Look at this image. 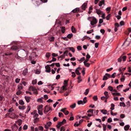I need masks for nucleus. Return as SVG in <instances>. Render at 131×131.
<instances>
[{
  "mask_svg": "<svg viewBox=\"0 0 131 131\" xmlns=\"http://www.w3.org/2000/svg\"><path fill=\"white\" fill-rule=\"evenodd\" d=\"M29 90L30 91L33 92V93L35 94H37L38 93L37 90L35 87L31 86L29 88Z\"/></svg>",
  "mask_w": 131,
  "mask_h": 131,
  "instance_id": "f257e3e1",
  "label": "nucleus"
},
{
  "mask_svg": "<svg viewBox=\"0 0 131 131\" xmlns=\"http://www.w3.org/2000/svg\"><path fill=\"white\" fill-rule=\"evenodd\" d=\"M19 54L21 56L23 57L25 55H27V53L24 49H21L18 51Z\"/></svg>",
  "mask_w": 131,
  "mask_h": 131,
  "instance_id": "f03ea898",
  "label": "nucleus"
},
{
  "mask_svg": "<svg viewBox=\"0 0 131 131\" xmlns=\"http://www.w3.org/2000/svg\"><path fill=\"white\" fill-rule=\"evenodd\" d=\"M31 114L34 115L33 118L35 119H37L39 115L37 113V111L36 110H34L33 112L31 113Z\"/></svg>",
  "mask_w": 131,
  "mask_h": 131,
  "instance_id": "7ed1b4c3",
  "label": "nucleus"
},
{
  "mask_svg": "<svg viewBox=\"0 0 131 131\" xmlns=\"http://www.w3.org/2000/svg\"><path fill=\"white\" fill-rule=\"evenodd\" d=\"M97 22L96 19L95 17H93L92 20L91 21L90 24L92 26H93L96 24Z\"/></svg>",
  "mask_w": 131,
  "mask_h": 131,
  "instance_id": "20e7f679",
  "label": "nucleus"
},
{
  "mask_svg": "<svg viewBox=\"0 0 131 131\" xmlns=\"http://www.w3.org/2000/svg\"><path fill=\"white\" fill-rule=\"evenodd\" d=\"M50 111H52V109L50 107H49L47 105H46V107L45 110L44 111V113H46V112H47Z\"/></svg>",
  "mask_w": 131,
  "mask_h": 131,
  "instance_id": "39448f33",
  "label": "nucleus"
},
{
  "mask_svg": "<svg viewBox=\"0 0 131 131\" xmlns=\"http://www.w3.org/2000/svg\"><path fill=\"white\" fill-rule=\"evenodd\" d=\"M66 108H64L61 110L60 111L63 112L66 115H67L69 113V112L66 110Z\"/></svg>",
  "mask_w": 131,
  "mask_h": 131,
  "instance_id": "423d86ee",
  "label": "nucleus"
},
{
  "mask_svg": "<svg viewBox=\"0 0 131 131\" xmlns=\"http://www.w3.org/2000/svg\"><path fill=\"white\" fill-rule=\"evenodd\" d=\"M87 3H84L81 6V8L83 10H85L87 8Z\"/></svg>",
  "mask_w": 131,
  "mask_h": 131,
  "instance_id": "0eeeda50",
  "label": "nucleus"
},
{
  "mask_svg": "<svg viewBox=\"0 0 131 131\" xmlns=\"http://www.w3.org/2000/svg\"><path fill=\"white\" fill-rule=\"evenodd\" d=\"M15 57L17 60L20 59V60H22L24 59V57H21L18 56V53L15 55Z\"/></svg>",
  "mask_w": 131,
  "mask_h": 131,
  "instance_id": "6e6552de",
  "label": "nucleus"
},
{
  "mask_svg": "<svg viewBox=\"0 0 131 131\" xmlns=\"http://www.w3.org/2000/svg\"><path fill=\"white\" fill-rule=\"evenodd\" d=\"M46 69V71L47 72L49 73L51 71V68L49 65H47L45 67Z\"/></svg>",
  "mask_w": 131,
  "mask_h": 131,
  "instance_id": "1a4fd4ad",
  "label": "nucleus"
},
{
  "mask_svg": "<svg viewBox=\"0 0 131 131\" xmlns=\"http://www.w3.org/2000/svg\"><path fill=\"white\" fill-rule=\"evenodd\" d=\"M51 123L49 121L47 123L46 125H45V127L46 129H48L51 126Z\"/></svg>",
  "mask_w": 131,
  "mask_h": 131,
  "instance_id": "9d476101",
  "label": "nucleus"
},
{
  "mask_svg": "<svg viewBox=\"0 0 131 131\" xmlns=\"http://www.w3.org/2000/svg\"><path fill=\"white\" fill-rule=\"evenodd\" d=\"M81 70V68L79 67L77 68L75 70V72L77 75H80V73L79 72V71Z\"/></svg>",
  "mask_w": 131,
  "mask_h": 131,
  "instance_id": "9b49d317",
  "label": "nucleus"
},
{
  "mask_svg": "<svg viewBox=\"0 0 131 131\" xmlns=\"http://www.w3.org/2000/svg\"><path fill=\"white\" fill-rule=\"evenodd\" d=\"M99 5L100 6H101L103 5L104 6H105V4L104 3V0H101L100 1L99 4Z\"/></svg>",
  "mask_w": 131,
  "mask_h": 131,
  "instance_id": "f8f14e48",
  "label": "nucleus"
},
{
  "mask_svg": "<svg viewBox=\"0 0 131 131\" xmlns=\"http://www.w3.org/2000/svg\"><path fill=\"white\" fill-rule=\"evenodd\" d=\"M32 1L34 3H36L37 5H39L40 1H41L40 0H32Z\"/></svg>",
  "mask_w": 131,
  "mask_h": 131,
  "instance_id": "ddd939ff",
  "label": "nucleus"
},
{
  "mask_svg": "<svg viewBox=\"0 0 131 131\" xmlns=\"http://www.w3.org/2000/svg\"><path fill=\"white\" fill-rule=\"evenodd\" d=\"M79 8H77L73 10L72 12L73 13H76L78 12L79 11Z\"/></svg>",
  "mask_w": 131,
  "mask_h": 131,
  "instance_id": "4468645a",
  "label": "nucleus"
},
{
  "mask_svg": "<svg viewBox=\"0 0 131 131\" xmlns=\"http://www.w3.org/2000/svg\"><path fill=\"white\" fill-rule=\"evenodd\" d=\"M43 105H40L38 106L37 109L38 110H43Z\"/></svg>",
  "mask_w": 131,
  "mask_h": 131,
  "instance_id": "2eb2a0df",
  "label": "nucleus"
},
{
  "mask_svg": "<svg viewBox=\"0 0 131 131\" xmlns=\"http://www.w3.org/2000/svg\"><path fill=\"white\" fill-rule=\"evenodd\" d=\"M16 123L18 125L20 126L22 123V121L20 119H19L17 121Z\"/></svg>",
  "mask_w": 131,
  "mask_h": 131,
  "instance_id": "dca6fc26",
  "label": "nucleus"
},
{
  "mask_svg": "<svg viewBox=\"0 0 131 131\" xmlns=\"http://www.w3.org/2000/svg\"><path fill=\"white\" fill-rule=\"evenodd\" d=\"M100 111L102 113L104 114H106L107 112V111L105 110H101Z\"/></svg>",
  "mask_w": 131,
  "mask_h": 131,
  "instance_id": "f3484780",
  "label": "nucleus"
},
{
  "mask_svg": "<svg viewBox=\"0 0 131 131\" xmlns=\"http://www.w3.org/2000/svg\"><path fill=\"white\" fill-rule=\"evenodd\" d=\"M28 73V69L26 68L23 71L22 74L24 75H26Z\"/></svg>",
  "mask_w": 131,
  "mask_h": 131,
  "instance_id": "a211bd4d",
  "label": "nucleus"
},
{
  "mask_svg": "<svg viewBox=\"0 0 131 131\" xmlns=\"http://www.w3.org/2000/svg\"><path fill=\"white\" fill-rule=\"evenodd\" d=\"M18 49V47L16 46H14L12 47L11 49L13 50H16Z\"/></svg>",
  "mask_w": 131,
  "mask_h": 131,
  "instance_id": "6ab92c4d",
  "label": "nucleus"
},
{
  "mask_svg": "<svg viewBox=\"0 0 131 131\" xmlns=\"http://www.w3.org/2000/svg\"><path fill=\"white\" fill-rule=\"evenodd\" d=\"M55 39V38L54 37H48V40L51 42H52L54 41Z\"/></svg>",
  "mask_w": 131,
  "mask_h": 131,
  "instance_id": "aec40b11",
  "label": "nucleus"
},
{
  "mask_svg": "<svg viewBox=\"0 0 131 131\" xmlns=\"http://www.w3.org/2000/svg\"><path fill=\"white\" fill-rule=\"evenodd\" d=\"M130 127V126L128 125H126L124 127V129L125 130L127 131L128 130Z\"/></svg>",
  "mask_w": 131,
  "mask_h": 131,
  "instance_id": "412c9836",
  "label": "nucleus"
},
{
  "mask_svg": "<svg viewBox=\"0 0 131 131\" xmlns=\"http://www.w3.org/2000/svg\"><path fill=\"white\" fill-rule=\"evenodd\" d=\"M130 43L128 41H127L126 40H125V42L123 43V44L122 45V46L124 45H125L126 46H128L130 44Z\"/></svg>",
  "mask_w": 131,
  "mask_h": 131,
  "instance_id": "4be33fe9",
  "label": "nucleus"
},
{
  "mask_svg": "<svg viewBox=\"0 0 131 131\" xmlns=\"http://www.w3.org/2000/svg\"><path fill=\"white\" fill-rule=\"evenodd\" d=\"M104 94L105 96V97H106V99H107L109 97V96L108 95V92H107L105 91L104 92Z\"/></svg>",
  "mask_w": 131,
  "mask_h": 131,
  "instance_id": "5701e85b",
  "label": "nucleus"
},
{
  "mask_svg": "<svg viewBox=\"0 0 131 131\" xmlns=\"http://www.w3.org/2000/svg\"><path fill=\"white\" fill-rule=\"evenodd\" d=\"M96 12L98 15H100L103 13V12L100 9H96Z\"/></svg>",
  "mask_w": 131,
  "mask_h": 131,
  "instance_id": "b1692460",
  "label": "nucleus"
},
{
  "mask_svg": "<svg viewBox=\"0 0 131 131\" xmlns=\"http://www.w3.org/2000/svg\"><path fill=\"white\" fill-rule=\"evenodd\" d=\"M25 99L27 102L28 103L29 102L30 99V97H29L25 96Z\"/></svg>",
  "mask_w": 131,
  "mask_h": 131,
  "instance_id": "393cba45",
  "label": "nucleus"
},
{
  "mask_svg": "<svg viewBox=\"0 0 131 131\" xmlns=\"http://www.w3.org/2000/svg\"><path fill=\"white\" fill-rule=\"evenodd\" d=\"M67 49H70V50L72 52L74 53L75 52V50L74 48L72 47H68L67 48Z\"/></svg>",
  "mask_w": 131,
  "mask_h": 131,
  "instance_id": "a878e982",
  "label": "nucleus"
},
{
  "mask_svg": "<svg viewBox=\"0 0 131 131\" xmlns=\"http://www.w3.org/2000/svg\"><path fill=\"white\" fill-rule=\"evenodd\" d=\"M71 30L72 32L75 33L76 32V30L73 26H72L71 27Z\"/></svg>",
  "mask_w": 131,
  "mask_h": 131,
  "instance_id": "bb28decb",
  "label": "nucleus"
},
{
  "mask_svg": "<svg viewBox=\"0 0 131 131\" xmlns=\"http://www.w3.org/2000/svg\"><path fill=\"white\" fill-rule=\"evenodd\" d=\"M43 98V97H42L41 98L38 99L37 100V102L40 103H42L43 101L42 100V99Z\"/></svg>",
  "mask_w": 131,
  "mask_h": 131,
  "instance_id": "cd10ccee",
  "label": "nucleus"
},
{
  "mask_svg": "<svg viewBox=\"0 0 131 131\" xmlns=\"http://www.w3.org/2000/svg\"><path fill=\"white\" fill-rule=\"evenodd\" d=\"M18 107L20 110H24L25 108V106H19Z\"/></svg>",
  "mask_w": 131,
  "mask_h": 131,
  "instance_id": "c85d7f7f",
  "label": "nucleus"
},
{
  "mask_svg": "<svg viewBox=\"0 0 131 131\" xmlns=\"http://www.w3.org/2000/svg\"><path fill=\"white\" fill-rule=\"evenodd\" d=\"M12 114L13 115V116L12 117V118H17L18 117V115H16L14 113H13Z\"/></svg>",
  "mask_w": 131,
  "mask_h": 131,
  "instance_id": "c756f323",
  "label": "nucleus"
},
{
  "mask_svg": "<svg viewBox=\"0 0 131 131\" xmlns=\"http://www.w3.org/2000/svg\"><path fill=\"white\" fill-rule=\"evenodd\" d=\"M19 103L21 105H23L24 104V103L22 100H19Z\"/></svg>",
  "mask_w": 131,
  "mask_h": 131,
  "instance_id": "7c9ffc66",
  "label": "nucleus"
},
{
  "mask_svg": "<svg viewBox=\"0 0 131 131\" xmlns=\"http://www.w3.org/2000/svg\"><path fill=\"white\" fill-rule=\"evenodd\" d=\"M31 109L30 107L29 106H28L27 107V109L26 111L25 112L27 114L28 112Z\"/></svg>",
  "mask_w": 131,
  "mask_h": 131,
  "instance_id": "2f4dec72",
  "label": "nucleus"
},
{
  "mask_svg": "<svg viewBox=\"0 0 131 131\" xmlns=\"http://www.w3.org/2000/svg\"><path fill=\"white\" fill-rule=\"evenodd\" d=\"M76 106V103H74L73 104L70 105V107L72 108H74Z\"/></svg>",
  "mask_w": 131,
  "mask_h": 131,
  "instance_id": "473e14b6",
  "label": "nucleus"
},
{
  "mask_svg": "<svg viewBox=\"0 0 131 131\" xmlns=\"http://www.w3.org/2000/svg\"><path fill=\"white\" fill-rule=\"evenodd\" d=\"M61 28L62 33L63 34L64 33L65 31V27H62Z\"/></svg>",
  "mask_w": 131,
  "mask_h": 131,
  "instance_id": "72a5a7b5",
  "label": "nucleus"
},
{
  "mask_svg": "<svg viewBox=\"0 0 131 131\" xmlns=\"http://www.w3.org/2000/svg\"><path fill=\"white\" fill-rule=\"evenodd\" d=\"M111 107L110 108V109L111 110V111H112V110H114V109L115 105L113 104L112 103L111 104Z\"/></svg>",
  "mask_w": 131,
  "mask_h": 131,
  "instance_id": "f704fd0d",
  "label": "nucleus"
},
{
  "mask_svg": "<svg viewBox=\"0 0 131 131\" xmlns=\"http://www.w3.org/2000/svg\"><path fill=\"white\" fill-rule=\"evenodd\" d=\"M42 111V110H38V113L40 115H43Z\"/></svg>",
  "mask_w": 131,
  "mask_h": 131,
  "instance_id": "c9c22d12",
  "label": "nucleus"
},
{
  "mask_svg": "<svg viewBox=\"0 0 131 131\" xmlns=\"http://www.w3.org/2000/svg\"><path fill=\"white\" fill-rule=\"evenodd\" d=\"M51 56V53H47L46 54V57L47 58H49Z\"/></svg>",
  "mask_w": 131,
  "mask_h": 131,
  "instance_id": "e433bc0d",
  "label": "nucleus"
},
{
  "mask_svg": "<svg viewBox=\"0 0 131 131\" xmlns=\"http://www.w3.org/2000/svg\"><path fill=\"white\" fill-rule=\"evenodd\" d=\"M80 125V123L78 122H77L74 124V126L75 127H77Z\"/></svg>",
  "mask_w": 131,
  "mask_h": 131,
  "instance_id": "4c0bfd02",
  "label": "nucleus"
},
{
  "mask_svg": "<svg viewBox=\"0 0 131 131\" xmlns=\"http://www.w3.org/2000/svg\"><path fill=\"white\" fill-rule=\"evenodd\" d=\"M73 36L72 34H69L67 36V37L69 39L71 38Z\"/></svg>",
  "mask_w": 131,
  "mask_h": 131,
  "instance_id": "58836bf2",
  "label": "nucleus"
},
{
  "mask_svg": "<svg viewBox=\"0 0 131 131\" xmlns=\"http://www.w3.org/2000/svg\"><path fill=\"white\" fill-rule=\"evenodd\" d=\"M120 106H121L124 107L125 106V103L124 102H120Z\"/></svg>",
  "mask_w": 131,
  "mask_h": 131,
  "instance_id": "ea45409f",
  "label": "nucleus"
},
{
  "mask_svg": "<svg viewBox=\"0 0 131 131\" xmlns=\"http://www.w3.org/2000/svg\"><path fill=\"white\" fill-rule=\"evenodd\" d=\"M78 79L79 80V81H78V82L79 83L80 82L82 81V79H81V76H79L78 77Z\"/></svg>",
  "mask_w": 131,
  "mask_h": 131,
  "instance_id": "a19ab883",
  "label": "nucleus"
},
{
  "mask_svg": "<svg viewBox=\"0 0 131 131\" xmlns=\"http://www.w3.org/2000/svg\"><path fill=\"white\" fill-rule=\"evenodd\" d=\"M85 66L87 67H89L90 65V64L88 63H84Z\"/></svg>",
  "mask_w": 131,
  "mask_h": 131,
  "instance_id": "79ce46f5",
  "label": "nucleus"
},
{
  "mask_svg": "<svg viewBox=\"0 0 131 131\" xmlns=\"http://www.w3.org/2000/svg\"><path fill=\"white\" fill-rule=\"evenodd\" d=\"M78 105H80L81 104L83 105V104H84L83 103V101H82V100H80L78 101Z\"/></svg>",
  "mask_w": 131,
  "mask_h": 131,
  "instance_id": "37998d69",
  "label": "nucleus"
},
{
  "mask_svg": "<svg viewBox=\"0 0 131 131\" xmlns=\"http://www.w3.org/2000/svg\"><path fill=\"white\" fill-rule=\"evenodd\" d=\"M86 97H84L83 99V103L84 104L85 103L87 102Z\"/></svg>",
  "mask_w": 131,
  "mask_h": 131,
  "instance_id": "c03bdc74",
  "label": "nucleus"
},
{
  "mask_svg": "<svg viewBox=\"0 0 131 131\" xmlns=\"http://www.w3.org/2000/svg\"><path fill=\"white\" fill-rule=\"evenodd\" d=\"M61 125H62V124H61V123L59 122L58 123V125H57V127L58 129H59V128Z\"/></svg>",
  "mask_w": 131,
  "mask_h": 131,
  "instance_id": "a18cd8bd",
  "label": "nucleus"
},
{
  "mask_svg": "<svg viewBox=\"0 0 131 131\" xmlns=\"http://www.w3.org/2000/svg\"><path fill=\"white\" fill-rule=\"evenodd\" d=\"M89 92V89H87L85 90V92H84V94L85 95H87L88 94Z\"/></svg>",
  "mask_w": 131,
  "mask_h": 131,
  "instance_id": "49530a36",
  "label": "nucleus"
},
{
  "mask_svg": "<svg viewBox=\"0 0 131 131\" xmlns=\"http://www.w3.org/2000/svg\"><path fill=\"white\" fill-rule=\"evenodd\" d=\"M93 29H92L91 30L88 31L86 33L88 34H90L92 32H93Z\"/></svg>",
  "mask_w": 131,
  "mask_h": 131,
  "instance_id": "de8ad7c7",
  "label": "nucleus"
},
{
  "mask_svg": "<svg viewBox=\"0 0 131 131\" xmlns=\"http://www.w3.org/2000/svg\"><path fill=\"white\" fill-rule=\"evenodd\" d=\"M85 60V57H83L81 58V59L80 60H78V61H80V62H82L84 60Z\"/></svg>",
  "mask_w": 131,
  "mask_h": 131,
  "instance_id": "09e8293b",
  "label": "nucleus"
},
{
  "mask_svg": "<svg viewBox=\"0 0 131 131\" xmlns=\"http://www.w3.org/2000/svg\"><path fill=\"white\" fill-rule=\"evenodd\" d=\"M37 82V81L36 80H33L32 82V84L33 85H35L36 84Z\"/></svg>",
  "mask_w": 131,
  "mask_h": 131,
  "instance_id": "8fccbe9b",
  "label": "nucleus"
},
{
  "mask_svg": "<svg viewBox=\"0 0 131 131\" xmlns=\"http://www.w3.org/2000/svg\"><path fill=\"white\" fill-rule=\"evenodd\" d=\"M108 88L110 91H112L113 90V87L111 86H109L108 87Z\"/></svg>",
  "mask_w": 131,
  "mask_h": 131,
  "instance_id": "3c124183",
  "label": "nucleus"
},
{
  "mask_svg": "<svg viewBox=\"0 0 131 131\" xmlns=\"http://www.w3.org/2000/svg\"><path fill=\"white\" fill-rule=\"evenodd\" d=\"M27 128H28V126L27 125H25L24 126L23 128V129L24 130H26L27 129Z\"/></svg>",
  "mask_w": 131,
  "mask_h": 131,
  "instance_id": "603ef678",
  "label": "nucleus"
},
{
  "mask_svg": "<svg viewBox=\"0 0 131 131\" xmlns=\"http://www.w3.org/2000/svg\"><path fill=\"white\" fill-rule=\"evenodd\" d=\"M116 74V73L115 72L114 73L111 75V78H114L115 77V75Z\"/></svg>",
  "mask_w": 131,
  "mask_h": 131,
  "instance_id": "864d4df0",
  "label": "nucleus"
},
{
  "mask_svg": "<svg viewBox=\"0 0 131 131\" xmlns=\"http://www.w3.org/2000/svg\"><path fill=\"white\" fill-rule=\"evenodd\" d=\"M108 79L106 75H104L103 78V80H106Z\"/></svg>",
  "mask_w": 131,
  "mask_h": 131,
  "instance_id": "5fc2aeb1",
  "label": "nucleus"
},
{
  "mask_svg": "<svg viewBox=\"0 0 131 131\" xmlns=\"http://www.w3.org/2000/svg\"><path fill=\"white\" fill-rule=\"evenodd\" d=\"M124 76H123V77L120 79V80L122 82H123L125 80V78Z\"/></svg>",
  "mask_w": 131,
  "mask_h": 131,
  "instance_id": "6e6d98bb",
  "label": "nucleus"
},
{
  "mask_svg": "<svg viewBox=\"0 0 131 131\" xmlns=\"http://www.w3.org/2000/svg\"><path fill=\"white\" fill-rule=\"evenodd\" d=\"M102 15L101 16V17H102V18L103 19H105V14L104 13H102Z\"/></svg>",
  "mask_w": 131,
  "mask_h": 131,
  "instance_id": "4d7b16f0",
  "label": "nucleus"
},
{
  "mask_svg": "<svg viewBox=\"0 0 131 131\" xmlns=\"http://www.w3.org/2000/svg\"><path fill=\"white\" fill-rule=\"evenodd\" d=\"M102 125L103 127V130L105 131L106 130V126L104 124H103Z\"/></svg>",
  "mask_w": 131,
  "mask_h": 131,
  "instance_id": "13d9d810",
  "label": "nucleus"
},
{
  "mask_svg": "<svg viewBox=\"0 0 131 131\" xmlns=\"http://www.w3.org/2000/svg\"><path fill=\"white\" fill-rule=\"evenodd\" d=\"M39 129L40 130L43 131V128L42 126H39Z\"/></svg>",
  "mask_w": 131,
  "mask_h": 131,
  "instance_id": "bf43d9fd",
  "label": "nucleus"
},
{
  "mask_svg": "<svg viewBox=\"0 0 131 131\" xmlns=\"http://www.w3.org/2000/svg\"><path fill=\"white\" fill-rule=\"evenodd\" d=\"M71 74H72L71 75L72 77L73 78H74L75 77L76 75L74 72H72Z\"/></svg>",
  "mask_w": 131,
  "mask_h": 131,
  "instance_id": "052dcab7",
  "label": "nucleus"
},
{
  "mask_svg": "<svg viewBox=\"0 0 131 131\" xmlns=\"http://www.w3.org/2000/svg\"><path fill=\"white\" fill-rule=\"evenodd\" d=\"M93 109H90L89 110H88L87 111V112L88 113H92V114L93 113Z\"/></svg>",
  "mask_w": 131,
  "mask_h": 131,
  "instance_id": "680f3d73",
  "label": "nucleus"
},
{
  "mask_svg": "<svg viewBox=\"0 0 131 131\" xmlns=\"http://www.w3.org/2000/svg\"><path fill=\"white\" fill-rule=\"evenodd\" d=\"M93 100L95 101H96L97 100V96H94L93 97Z\"/></svg>",
  "mask_w": 131,
  "mask_h": 131,
  "instance_id": "e2e57ef3",
  "label": "nucleus"
},
{
  "mask_svg": "<svg viewBox=\"0 0 131 131\" xmlns=\"http://www.w3.org/2000/svg\"><path fill=\"white\" fill-rule=\"evenodd\" d=\"M124 22L123 21H122L120 22V25L121 26L124 25Z\"/></svg>",
  "mask_w": 131,
  "mask_h": 131,
  "instance_id": "0e129e2a",
  "label": "nucleus"
},
{
  "mask_svg": "<svg viewBox=\"0 0 131 131\" xmlns=\"http://www.w3.org/2000/svg\"><path fill=\"white\" fill-rule=\"evenodd\" d=\"M65 127L64 126H62L61 128L60 131H65Z\"/></svg>",
  "mask_w": 131,
  "mask_h": 131,
  "instance_id": "69168bd1",
  "label": "nucleus"
},
{
  "mask_svg": "<svg viewBox=\"0 0 131 131\" xmlns=\"http://www.w3.org/2000/svg\"><path fill=\"white\" fill-rule=\"evenodd\" d=\"M20 80V79L17 78L15 79V82L17 83H18L19 82Z\"/></svg>",
  "mask_w": 131,
  "mask_h": 131,
  "instance_id": "338daca9",
  "label": "nucleus"
},
{
  "mask_svg": "<svg viewBox=\"0 0 131 131\" xmlns=\"http://www.w3.org/2000/svg\"><path fill=\"white\" fill-rule=\"evenodd\" d=\"M21 91L20 90H19L16 93V94L17 95H19L21 93Z\"/></svg>",
  "mask_w": 131,
  "mask_h": 131,
  "instance_id": "774afa93",
  "label": "nucleus"
}]
</instances>
